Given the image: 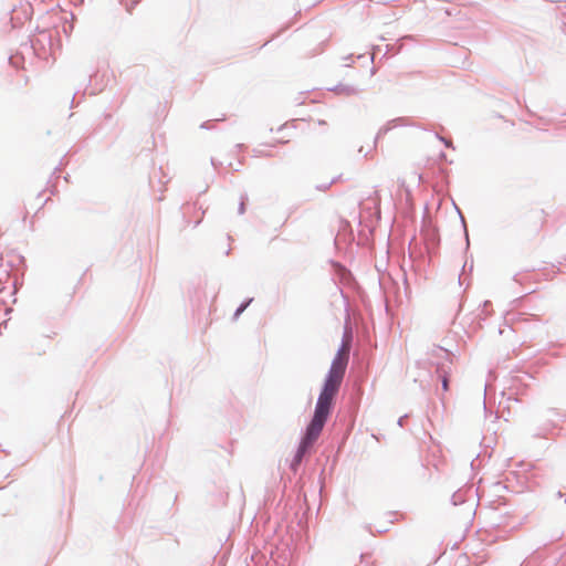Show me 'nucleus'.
I'll return each instance as SVG.
<instances>
[{"mask_svg":"<svg viewBox=\"0 0 566 566\" xmlns=\"http://www.w3.org/2000/svg\"><path fill=\"white\" fill-rule=\"evenodd\" d=\"M544 221H545V212L542 210L541 211V216H539V226H538V229L542 228V226L544 224Z\"/></svg>","mask_w":566,"mask_h":566,"instance_id":"7ed1b4c3","label":"nucleus"},{"mask_svg":"<svg viewBox=\"0 0 566 566\" xmlns=\"http://www.w3.org/2000/svg\"><path fill=\"white\" fill-rule=\"evenodd\" d=\"M243 310H244V306H241L240 308H238V311H237L235 315L238 316L240 313H242V312H243Z\"/></svg>","mask_w":566,"mask_h":566,"instance_id":"20e7f679","label":"nucleus"},{"mask_svg":"<svg viewBox=\"0 0 566 566\" xmlns=\"http://www.w3.org/2000/svg\"><path fill=\"white\" fill-rule=\"evenodd\" d=\"M442 388L444 391H448V389H449V380H448L447 376L442 377Z\"/></svg>","mask_w":566,"mask_h":566,"instance_id":"f03ea898","label":"nucleus"},{"mask_svg":"<svg viewBox=\"0 0 566 566\" xmlns=\"http://www.w3.org/2000/svg\"><path fill=\"white\" fill-rule=\"evenodd\" d=\"M349 352L350 335L346 334L344 336L340 348L338 349L335 358L333 359L323 389L317 399L313 419L307 426L306 433L298 447L296 454L297 461L302 459L307 449L317 440L327 421V418L332 411L334 398L338 392V389L345 375V370L349 359Z\"/></svg>","mask_w":566,"mask_h":566,"instance_id":"f257e3e1","label":"nucleus"}]
</instances>
